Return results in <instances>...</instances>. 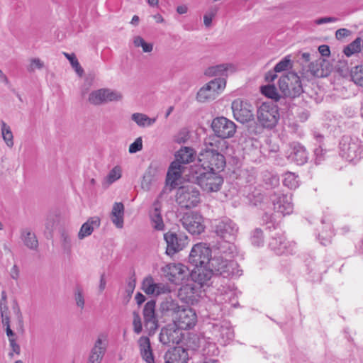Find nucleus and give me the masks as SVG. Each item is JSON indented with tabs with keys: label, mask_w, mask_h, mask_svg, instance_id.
<instances>
[{
	"label": "nucleus",
	"mask_w": 363,
	"mask_h": 363,
	"mask_svg": "<svg viewBox=\"0 0 363 363\" xmlns=\"http://www.w3.org/2000/svg\"><path fill=\"white\" fill-rule=\"evenodd\" d=\"M171 276L175 277L177 274H182V269L179 264H169L167 266Z\"/></svg>",
	"instance_id": "13d9d810"
},
{
	"label": "nucleus",
	"mask_w": 363,
	"mask_h": 363,
	"mask_svg": "<svg viewBox=\"0 0 363 363\" xmlns=\"http://www.w3.org/2000/svg\"><path fill=\"white\" fill-rule=\"evenodd\" d=\"M181 308L177 300L167 297L160 303V312L162 316L169 318L173 321Z\"/></svg>",
	"instance_id": "b1692460"
},
{
	"label": "nucleus",
	"mask_w": 363,
	"mask_h": 363,
	"mask_svg": "<svg viewBox=\"0 0 363 363\" xmlns=\"http://www.w3.org/2000/svg\"><path fill=\"white\" fill-rule=\"evenodd\" d=\"M251 242L254 246L259 247L263 245V232L260 228H256L252 232Z\"/></svg>",
	"instance_id": "c03bdc74"
},
{
	"label": "nucleus",
	"mask_w": 363,
	"mask_h": 363,
	"mask_svg": "<svg viewBox=\"0 0 363 363\" xmlns=\"http://www.w3.org/2000/svg\"><path fill=\"white\" fill-rule=\"evenodd\" d=\"M166 363H187L189 354L182 347H174L165 354Z\"/></svg>",
	"instance_id": "393cba45"
},
{
	"label": "nucleus",
	"mask_w": 363,
	"mask_h": 363,
	"mask_svg": "<svg viewBox=\"0 0 363 363\" xmlns=\"http://www.w3.org/2000/svg\"><path fill=\"white\" fill-rule=\"evenodd\" d=\"M9 345L11 348L12 352L9 353V356L13 355V352L16 354H19L21 352L20 345L16 342V339H11L9 340Z\"/></svg>",
	"instance_id": "bf43d9fd"
},
{
	"label": "nucleus",
	"mask_w": 363,
	"mask_h": 363,
	"mask_svg": "<svg viewBox=\"0 0 363 363\" xmlns=\"http://www.w3.org/2000/svg\"><path fill=\"white\" fill-rule=\"evenodd\" d=\"M140 351L151 348L150 339L146 336H142L138 340Z\"/></svg>",
	"instance_id": "6e6d98bb"
},
{
	"label": "nucleus",
	"mask_w": 363,
	"mask_h": 363,
	"mask_svg": "<svg viewBox=\"0 0 363 363\" xmlns=\"http://www.w3.org/2000/svg\"><path fill=\"white\" fill-rule=\"evenodd\" d=\"M289 158L298 165L303 164L307 161V154L305 148L298 143H294Z\"/></svg>",
	"instance_id": "cd10ccee"
},
{
	"label": "nucleus",
	"mask_w": 363,
	"mask_h": 363,
	"mask_svg": "<svg viewBox=\"0 0 363 363\" xmlns=\"http://www.w3.org/2000/svg\"><path fill=\"white\" fill-rule=\"evenodd\" d=\"M166 292H169V290L167 286L161 284H157V290L155 291V294L159 295L161 294H164Z\"/></svg>",
	"instance_id": "69168bd1"
},
{
	"label": "nucleus",
	"mask_w": 363,
	"mask_h": 363,
	"mask_svg": "<svg viewBox=\"0 0 363 363\" xmlns=\"http://www.w3.org/2000/svg\"><path fill=\"white\" fill-rule=\"evenodd\" d=\"M121 177V168L118 166L113 167L108 174V181L113 183Z\"/></svg>",
	"instance_id": "3c124183"
},
{
	"label": "nucleus",
	"mask_w": 363,
	"mask_h": 363,
	"mask_svg": "<svg viewBox=\"0 0 363 363\" xmlns=\"http://www.w3.org/2000/svg\"><path fill=\"white\" fill-rule=\"evenodd\" d=\"M274 209L282 215H289L292 213L294 206L291 203V195L284 194L280 191H274L270 195Z\"/></svg>",
	"instance_id": "2eb2a0df"
},
{
	"label": "nucleus",
	"mask_w": 363,
	"mask_h": 363,
	"mask_svg": "<svg viewBox=\"0 0 363 363\" xmlns=\"http://www.w3.org/2000/svg\"><path fill=\"white\" fill-rule=\"evenodd\" d=\"M13 311L16 318L17 330L21 333L24 331L23 315L18 303L14 301L12 307Z\"/></svg>",
	"instance_id": "37998d69"
},
{
	"label": "nucleus",
	"mask_w": 363,
	"mask_h": 363,
	"mask_svg": "<svg viewBox=\"0 0 363 363\" xmlns=\"http://www.w3.org/2000/svg\"><path fill=\"white\" fill-rule=\"evenodd\" d=\"M133 331L136 334H140L143 330V325H142L141 318L139 314V312L133 311Z\"/></svg>",
	"instance_id": "de8ad7c7"
},
{
	"label": "nucleus",
	"mask_w": 363,
	"mask_h": 363,
	"mask_svg": "<svg viewBox=\"0 0 363 363\" xmlns=\"http://www.w3.org/2000/svg\"><path fill=\"white\" fill-rule=\"evenodd\" d=\"M180 221L183 227L192 235H199L204 230L203 217L196 212L185 213Z\"/></svg>",
	"instance_id": "4468645a"
},
{
	"label": "nucleus",
	"mask_w": 363,
	"mask_h": 363,
	"mask_svg": "<svg viewBox=\"0 0 363 363\" xmlns=\"http://www.w3.org/2000/svg\"><path fill=\"white\" fill-rule=\"evenodd\" d=\"M64 55L69 61L72 68L75 70L77 74L80 77L82 76L84 74V69L81 67L76 55L74 53L69 54L67 52H64Z\"/></svg>",
	"instance_id": "ea45409f"
},
{
	"label": "nucleus",
	"mask_w": 363,
	"mask_h": 363,
	"mask_svg": "<svg viewBox=\"0 0 363 363\" xmlns=\"http://www.w3.org/2000/svg\"><path fill=\"white\" fill-rule=\"evenodd\" d=\"M213 275V274L208 264L203 267H195L191 272L192 279L201 286L206 284Z\"/></svg>",
	"instance_id": "a878e982"
},
{
	"label": "nucleus",
	"mask_w": 363,
	"mask_h": 363,
	"mask_svg": "<svg viewBox=\"0 0 363 363\" xmlns=\"http://www.w3.org/2000/svg\"><path fill=\"white\" fill-rule=\"evenodd\" d=\"M74 299L76 301V304L81 309H83L84 307V297L83 295V291L81 289H77L74 293Z\"/></svg>",
	"instance_id": "864d4df0"
},
{
	"label": "nucleus",
	"mask_w": 363,
	"mask_h": 363,
	"mask_svg": "<svg viewBox=\"0 0 363 363\" xmlns=\"http://www.w3.org/2000/svg\"><path fill=\"white\" fill-rule=\"evenodd\" d=\"M164 239L167 243L166 253L170 256L182 250L188 244V237L182 233L168 231L164 234Z\"/></svg>",
	"instance_id": "f8f14e48"
},
{
	"label": "nucleus",
	"mask_w": 363,
	"mask_h": 363,
	"mask_svg": "<svg viewBox=\"0 0 363 363\" xmlns=\"http://www.w3.org/2000/svg\"><path fill=\"white\" fill-rule=\"evenodd\" d=\"M226 84L224 78H216L202 86L196 94V99L201 103L214 100L225 89Z\"/></svg>",
	"instance_id": "1a4fd4ad"
},
{
	"label": "nucleus",
	"mask_w": 363,
	"mask_h": 363,
	"mask_svg": "<svg viewBox=\"0 0 363 363\" xmlns=\"http://www.w3.org/2000/svg\"><path fill=\"white\" fill-rule=\"evenodd\" d=\"M101 220L98 216L89 218L86 222L82 224L79 232L78 233V238L83 240L86 237L90 235L94 229L100 226Z\"/></svg>",
	"instance_id": "bb28decb"
},
{
	"label": "nucleus",
	"mask_w": 363,
	"mask_h": 363,
	"mask_svg": "<svg viewBox=\"0 0 363 363\" xmlns=\"http://www.w3.org/2000/svg\"><path fill=\"white\" fill-rule=\"evenodd\" d=\"M280 91L284 96H281L274 85H267L261 87L262 93L272 99L276 103L282 104L286 101V97L295 98L303 92L300 77L296 72H289L281 76L278 82Z\"/></svg>",
	"instance_id": "f03ea898"
},
{
	"label": "nucleus",
	"mask_w": 363,
	"mask_h": 363,
	"mask_svg": "<svg viewBox=\"0 0 363 363\" xmlns=\"http://www.w3.org/2000/svg\"><path fill=\"white\" fill-rule=\"evenodd\" d=\"M143 359L147 363H154V357L151 348L140 351Z\"/></svg>",
	"instance_id": "5fc2aeb1"
},
{
	"label": "nucleus",
	"mask_w": 363,
	"mask_h": 363,
	"mask_svg": "<svg viewBox=\"0 0 363 363\" xmlns=\"http://www.w3.org/2000/svg\"><path fill=\"white\" fill-rule=\"evenodd\" d=\"M213 16V13H209L204 15L203 23L206 27H209L211 26Z\"/></svg>",
	"instance_id": "338daca9"
},
{
	"label": "nucleus",
	"mask_w": 363,
	"mask_h": 363,
	"mask_svg": "<svg viewBox=\"0 0 363 363\" xmlns=\"http://www.w3.org/2000/svg\"><path fill=\"white\" fill-rule=\"evenodd\" d=\"M231 108L233 116L238 122L245 123L254 120L253 107L247 101L237 99L233 101Z\"/></svg>",
	"instance_id": "9b49d317"
},
{
	"label": "nucleus",
	"mask_w": 363,
	"mask_h": 363,
	"mask_svg": "<svg viewBox=\"0 0 363 363\" xmlns=\"http://www.w3.org/2000/svg\"><path fill=\"white\" fill-rule=\"evenodd\" d=\"M264 181L267 188L274 189L279 185V178L277 175H265Z\"/></svg>",
	"instance_id": "09e8293b"
},
{
	"label": "nucleus",
	"mask_w": 363,
	"mask_h": 363,
	"mask_svg": "<svg viewBox=\"0 0 363 363\" xmlns=\"http://www.w3.org/2000/svg\"><path fill=\"white\" fill-rule=\"evenodd\" d=\"M231 67H233V65L230 64H220L208 67L206 69L204 74L208 77L224 76L226 75L225 72H228V69Z\"/></svg>",
	"instance_id": "f704fd0d"
},
{
	"label": "nucleus",
	"mask_w": 363,
	"mask_h": 363,
	"mask_svg": "<svg viewBox=\"0 0 363 363\" xmlns=\"http://www.w3.org/2000/svg\"><path fill=\"white\" fill-rule=\"evenodd\" d=\"M150 217L152 227L157 230H162L164 224L161 216L160 206L158 201L153 203V209L150 212Z\"/></svg>",
	"instance_id": "c85d7f7f"
},
{
	"label": "nucleus",
	"mask_w": 363,
	"mask_h": 363,
	"mask_svg": "<svg viewBox=\"0 0 363 363\" xmlns=\"http://www.w3.org/2000/svg\"><path fill=\"white\" fill-rule=\"evenodd\" d=\"M220 252L224 254L225 257L222 255L214 256L208 264L213 274L218 276H222L224 278L230 277H239L242 274L238 268V264L233 260L228 259L233 254H229L228 249L219 247Z\"/></svg>",
	"instance_id": "7ed1b4c3"
},
{
	"label": "nucleus",
	"mask_w": 363,
	"mask_h": 363,
	"mask_svg": "<svg viewBox=\"0 0 363 363\" xmlns=\"http://www.w3.org/2000/svg\"><path fill=\"white\" fill-rule=\"evenodd\" d=\"M61 241L63 250L69 252L72 247V239L70 235L66 232H62L61 234Z\"/></svg>",
	"instance_id": "8fccbe9b"
},
{
	"label": "nucleus",
	"mask_w": 363,
	"mask_h": 363,
	"mask_svg": "<svg viewBox=\"0 0 363 363\" xmlns=\"http://www.w3.org/2000/svg\"><path fill=\"white\" fill-rule=\"evenodd\" d=\"M131 118L140 127L150 126L156 121V118H149L147 115L140 113H133Z\"/></svg>",
	"instance_id": "c9c22d12"
},
{
	"label": "nucleus",
	"mask_w": 363,
	"mask_h": 363,
	"mask_svg": "<svg viewBox=\"0 0 363 363\" xmlns=\"http://www.w3.org/2000/svg\"><path fill=\"white\" fill-rule=\"evenodd\" d=\"M318 73V64L315 62H311L307 65L303 64L301 71L303 79L308 82L315 79Z\"/></svg>",
	"instance_id": "473e14b6"
},
{
	"label": "nucleus",
	"mask_w": 363,
	"mask_h": 363,
	"mask_svg": "<svg viewBox=\"0 0 363 363\" xmlns=\"http://www.w3.org/2000/svg\"><path fill=\"white\" fill-rule=\"evenodd\" d=\"M321 223L323 226L321 231V235L319 234V238L321 236L322 239L325 240L326 242H330V239L333 235L331 219L329 217L324 216L322 218Z\"/></svg>",
	"instance_id": "72a5a7b5"
},
{
	"label": "nucleus",
	"mask_w": 363,
	"mask_h": 363,
	"mask_svg": "<svg viewBox=\"0 0 363 363\" xmlns=\"http://www.w3.org/2000/svg\"><path fill=\"white\" fill-rule=\"evenodd\" d=\"M124 206L122 203H115L111 211V220L118 228L123 226Z\"/></svg>",
	"instance_id": "7c9ffc66"
},
{
	"label": "nucleus",
	"mask_w": 363,
	"mask_h": 363,
	"mask_svg": "<svg viewBox=\"0 0 363 363\" xmlns=\"http://www.w3.org/2000/svg\"><path fill=\"white\" fill-rule=\"evenodd\" d=\"M257 117L262 128L272 129L279 119L278 105L272 103H262L257 109Z\"/></svg>",
	"instance_id": "6e6552de"
},
{
	"label": "nucleus",
	"mask_w": 363,
	"mask_h": 363,
	"mask_svg": "<svg viewBox=\"0 0 363 363\" xmlns=\"http://www.w3.org/2000/svg\"><path fill=\"white\" fill-rule=\"evenodd\" d=\"M212 225L215 233L226 242V246L223 247L228 249L229 254H233L235 247L232 242L238 235V225L229 218L223 217L215 220Z\"/></svg>",
	"instance_id": "39448f33"
},
{
	"label": "nucleus",
	"mask_w": 363,
	"mask_h": 363,
	"mask_svg": "<svg viewBox=\"0 0 363 363\" xmlns=\"http://www.w3.org/2000/svg\"><path fill=\"white\" fill-rule=\"evenodd\" d=\"M340 155L347 161H353L359 155V145L348 136H343L340 142Z\"/></svg>",
	"instance_id": "412c9836"
},
{
	"label": "nucleus",
	"mask_w": 363,
	"mask_h": 363,
	"mask_svg": "<svg viewBox=\"0 0 363 363\" xmlns=\"http://www.w3.org/2000/svg\"><path fill=\"white\" fill-rule=\"evenodd\" d=\"M176 160L172 162L167 174V183L172 187L177 185V181L181 177L184 167L182 164L194 160V150L189 147H182L175 155Z\"/></svg>",
	"instance_id": "20e7f679"
},
{
	"label": "nucleus",
	"mask_w": 363,
	"mask_h": 363,
	"mask_svg": "<svg viewBox=\"0 0 363 363\" xmlns=\"http://www.w3.org/2000/svg\"><path fill=\"white\" fill-rule=\"evenodd\" d=\"M197 316L191 308H182L173 320L176 328L188 330L193 328L196 323Z\"/></svg>",
	"instance_id": "dca6fc26"
},
{
	"label": "nucleus",
	"mask_w": 363,
	"mask_h": 363,
	"mask_svg": "<svg viewBox=\"0 0 363 363\" xmlns=\"http://www.w3.org/2000/svg\"><path fill=\"white\" fill-rule=\"evenodd\" d=\"M142 289L147 294H155L157 290V284L154 283L152 277H148L143 280Z\"/></svg>",
	"instance_id": "a19ab883"
},
{
	"label": "nucleus",
	"mask_w": 363,
	"mask_h": 363,
	"mask_svg": "<svg viewBox=\"0 0 363 363\" xmlns=\"http://www.w3.org/2000/svg\"><path fill=\"white\" fill-rule=\"evenodd\" d=\"M107 345V335L104 333L99 334L90 351L87 363H101L106 352Z\"/></svg>",
	"instance_id": "6ab92c4d"
},
{
	"label": "nucleus",
	"mask_w": 363,
	"mask_h": 363,
	"mask_svg": "<svg viewBox=\"0 0 363 363\" xmlns=\"http://www.w3.org/2000/svg\"><path fill=\"white\" fill-rule=\"evenodd\" d=\"M211 250L205 243H197L192 247L189 262L194 267H203L211 259Z\"/></svg>",
	"instance_id": "ddd939ff"
},
{
	"label": "nucleus",
	"mask_w": 363,
	"mask_h": 363,
	"mask_svg": "<svg viewBox=\"0 0 363 363\" xmlns=\"http://www.w3.org/2000/svg\"><path fill=\"white\" fill-rule=\"evenodd\" d=\"M163 170L157 162H152L143 177L141 188L145 191H150L152 184L161 177Z\"/></svg>",
	"instance_id": "aec40b11"
},
{
	"label": "nucleus",
	"mask_w": 363,
	"mask_h": 363,
	"mask_svg": "<svg viewBox=\"0 0 363 363\" xmlns=\"http://www.w3.org/2000/svg\"><path fill=\"white\" fill-rule=\"evenodd\" d=\"M134 45L135 47H141L144 52H150L153 50V45L148 43L140 36H137L134 39Z\"/></svg>",
	"instance_id": "a18cd8bd"
},
{
	"label": "nucleus",
	"mask_w": 363,
	"mask_h": 363,
	"mask_svg": "<svg viewBox=\"0 0 363 363\" xmlns=\"http://www.w3.org/2000/svg\"><path fill=\"white\" fill-rule=\"evenodd\" d=\"M292 67L291 55L285 56L280 62H279L274 67V72H281L288 70Z\"/></svg>",
	"instance_id": "79ce46f5"
},
{
	"label": "nucleus",
	"mask_w": 363,
	"mask_h": 363,
	"mask_svg": "<svg viewBox=\"0 0 363 363\" xmlns=\"http://www.w3.org/2000/svg\"><path fill=\"white\" fill-rule=\"evenodd\" d=\"M300 60H301V65L303 64L307 65L310 63L311 62V55L308 52H303L301 54V58Z\"/></svg>",
	"instance_id": "774afa93"
},
{
	"label": "nucleus",
	"mask_w": 363,
	"mask_h": 363,
	"mask_svg": "<svg viewBox=\"0 0 363 363\" xmlns=\"http://www.w3.org/2000/svg\"><path fill=\"white\" fill-rule=\"evenodd\" d=\"M276 73H277V72H274V69L273 70L267 72L265 75L266 81L268 82H273L277 77Z\"/></svg>",
	"instance_id": "0e129e2a"
},
{
	"label": "nucleus",
	"mask_w": 363,
	"mask_h": 363,
	"mask_svg": "<svg viewBox=\"0 0 363 363\" xmlns=\"http://www.w3.org/2000/svg\"><path fill=\"white\" fill-rule=\"evenodd\" d=\"M122 98L120 93L108 89H99L90 93L89 101L95 106L101 105L108 101H119Z\"/></svg>",
	"instance_id": "f3484780"
},
{
	"label": "nucleus",
	"mask_w": 363,
	"mask_h": 363,
	"mask_svg": "<svg viewBox=\"0 0 363 363\" xmlns=\"http://www.w3.org/2000/svg\"><path fill=\"white\" fill-rule=\"evenodd\" d=\"M193 290L194 288L191 287L189 285L183 286L180 290L179 296L182 297V299L186 298V301H193L195 298Z\"/></svg>",
	"instance_id": "49530a36"
},
{
	"label": "nucleus",
	"mask_w": 363,
	"mask_h": 363,
	"mask_svg": "<svg viewBox=\"0 0 363 363\" xmlns=\"http://www.w3.org/2000/svg\"><path fill=\"white\" fill-rule=\"evenodd\" d=\"M361 38H357L354 41L345 47L343 50L344 54L347 57H351L356 53H359L361 51Z\"/></svg>",
	"instance_id": "4c0bfd02"
},
{
	"label": "nucleus",
	"mask_w": 363,
	"mask_h": 363,
	"mask_svg": "<svg viewBox=\"0 0 363 363\" xmlns=\"http://www.w3.org/2000/svg\"><path fill=\"white\" fill-rule=\"evenodd\" d=\"M319 54L323 57H328L330 54V48L327 45H319Z\"/></svg>",
	"instance_id": "e2e57ef3"
},
{
	"label": "nucleus",
	"mask_w": 363,
	"mask_h": 363,
	"mask_svg": "<svg viewBox=\"0 0 363 363\" xmlns=\"http://www.w3.org/2000/svg\"><path fill=\"white\" fill-rule=\"evenodd\" d=\"M43 67V63L38 58H35L31 60L29 70L33 71L35 68L41 69Z\"/></svg>",
	"instance_id": "680f3d73"
},
{
	"label": "nucleus",
	"mask_w": 363,
	"mask_h": 363,
	"mask_svg": "<svg viewBox=\"0 0 363 363\" xmlns=\"http://www.w3.org/2000/svg\"><path fill=\"white\" fill-rule=\"evenodd\" d=\"M200 191L193 184L180 186L177 191L176 201L184 208L196 207L200 202Z\"/></svg>",
	"instance_id": "0eeeda50"
},
{
	"label": "nucleus",
	"mask_w": 363,
	"mask_h": 363,
	"mask_svg": "<svg viewBox=\"0 0 363 363\" xmlns=\"http://www.w3.org/2000/svg\"><path fill=\"white\" fill-rule=\"evenodd\" d=\"M211 128L217 139H227L234 136L237 126L231 120L224 117L215 118L211 123Z\"/></svg>",
	"instance_id": "9d476101"
},
{
	"label": "nucleus",
	"mask_w": 363,
	"mask_h": 363,
	"mask_svg": "<svg viewBox=\"0 0 363 363\" xmlns=\"http://www.w3.org/2000/svg\"><path fill=\"white\" fill-rule=\"evenodd\" d=\"M1 132L3 140L9 147H12L14 145L13 135L9 125L4 121H1Z\"/></svg>",
	"instance_id": "e433bc0d"
},
{
	"label": "nucleus",
	"mask_w": 363,
	"mask_h": 363,
	"mask_svg": "<svg viewBox=\"0 0 363 363\" xmlns=\"http://www.w3.org/2000/svg\"><path fill=\"white\" fill-rule=\"evenodd\" d=\"M283 184L291 189H296L299 185L297 176L292 172H287L284 174Z\"/></svg>",
	"instance_id": "58836bf2"
},
{
	"label": "nucleus",
	"mask_w": 363,
	"mask_h": 363,
	"mask_svg": "<svg viewBox=\"0 0 363 363\" xmlns=\"http://www.w3.org/2000/svg\"><path fill=\"white\" fill-rule=\"evenodd\" d=\"M223 143V140L215 137L206 138L199 155V165L191 169L218 174L223 171L226 164L225 158L219 152V148Z\"/></svg>",
	"instance_id": "f257e3e1"
},
{
	"label": "nucleus",
	"mask_w": 363,
	"mask_h": 363,
	"mask_svg": "<svg viewBox=\"0 0 363 363\" xmlns=\"http://www.w3.org/2000/svg\"><path fill=\"white\" fill-rule=\"evenodd\" d=\"M135 288V279L133 278L129 279L127 286L125 287V293L127 296L130 298Z\"/></svg>",
	"instance_id": "4d7b16f0"
},
{
	"label": "nucleus",
	"mask_w": 363,
	"mask_h": 363,
	"mask_svg": "<svg viewBox=\"0 0 363 363\" xmlns=\"http://www.w3.org/2000/svg\"><path fill=\"white\" fill-rule=\"evenodd\" d=\"M182 339L181 329L173 326H168L162 329L160 334V341L163 345H175L179 344Z\"/></svg>",
	"instance_id": "5701e85b"
},
{
	"label": "nucleus",
	"mask_w": 363,
	"mask_h": 363,
	"mask_svg": "<svg viewBox=\"0 0 363 363\" xmlns=\"http://www.w3.org/2000/svg\"><path fill=\"white\" fill-rule=\"evenodd\" d=\"M351 31L347 28H340L335 33V37L337 40H342L344 38L349 36Z\"/></svg>",
	"instance_id": "052dcab7"
},
{
	"label": "nucleus",
	"mask_w": 363,
	"mask_h": 363,
	"mask_svg": "<svg viewBox=\"0 0 363 363\" xmlns=\"http://www.w3.org/2000/svg\"><path fill=\"white\" fill-rule=\"evenodd\" d=\"M214 329L219 333L220 338L223 344H226L234 337L233 329L228 322L223 321L220 325H216Z\"/></svg>",
	"instance_id": "c756f323"
},
{
	"label": "nucleus",
	"mask_w": 363,
	"mask_h": 363,
	"mask_svg": "<svg viewBox=\"0 0 363 363\" xmlns=\"http://www.w3.org/2000/svg\"><path fill=\"white\" fill-rule=\"evenodd\" d=\"M294 245L281 233L272 235L269 242V247L277 255L291 254Z\"/></svg>",
	"instance_id": "a211bd4d"
},
{
	"label": "nucleus",
	"mask_w": 363,
	"mask_h": 363,
	"mask_svg": "<svg viewBox=\"0 0 363 363\" xmlns=\"http://www.w3.org/2000/svg\"><path fill=\"white\" fill-rule=\"evenodd\" d=\"M143 149V140L142 138L139 137L135 139V140L131 143L129 146L128 151L130 153L133 154L136 153L138 151H140Z\"/></svg>",
	"instance_id": "603ef678"
},
{
	"label": "nucleus",
	"mask_w": 363,
	"mask_h": 363,
	"mask_svg": "<svg viewBox=\"0 0 363 363\" xmlns=\"http://www.w3.org/2000/svg\"><path fill=\"white\" fill-rule=\"evenodd\" d=\"M21 238L24 245L30 250H35L38 247V241L34 233L29 229H23L21 233Z\"/></svg>",
	"instance_id": "2f4dec72"
},
{
	"label": "nucleus",
	"mask_w": 363,
	"mask_h": 363,
	"mask_svg": "<svg viewBox=\"0 0 363 363\" xmlns=\"http://www.w3.org/2000/svg\"><path fill=\"white\" fill-rule=\"evenodd\" d=\"M155 306V301H149L145 303L143 311L145 326L150 332H155L158 328Z\"/></svg>",
	"instance_id": "4be33fe9"
},
{
	"label": "nucleus",
	"mask_w": 363,
	"mask_h": 363,
	"mask_svg": "<svg viewBox=\"0 0 363 363\" xmlns=\"http://www.w3.org/2000/svg\"><path fill=\"white\" fill-rule=\"evenodd\" d=\"M191 174L203 191L208 193L218 191L223 184V178L218 172L191 169Z\"/></svg>",
	"instance_id": "423d86ee"
}]
</instances>
